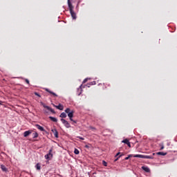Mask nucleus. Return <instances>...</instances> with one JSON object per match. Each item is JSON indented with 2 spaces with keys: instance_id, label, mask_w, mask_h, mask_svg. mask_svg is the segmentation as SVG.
<instances>
[{
  "instance_id": "nucleus-1",
  "label": "nucleus",
  "mask_w": 177,
  "mask_h": 177,
  "mask_svg": "<svg viewBox=\"0 0 177 177\" xmlns=\"http://www.w3.org/2000/svg\"><path fill=\"white\" fill-rule=\"evenodd\" d=\"M69 12L71 15L72 18L73 19V20H75V19H77V14H75V12H74V6L71 4H69Z\"/></svg>"
},
{
  "instance_id": "nucleus-2",
  "label": "nucleus",
  "mask_w": 177,
  "mask_h": 177,
  "mask_svg": "<svg viewBox=\"0 0 177 177\" xmlns=\"http://www.w3.org/2000/svg\"><path fill=\"white\" fill-rule=\"evenodd\" d=\"M136 158H147L148 160H153V156H145V155H140V154H136L133 156Z\"/></svg>"
},
{
  "instance_id": "nucleus-3",
  "label": "nucleus",
  "mask_w": 177,
  "mask_h": 177,
  "mask_svg": "<svg viewBox=\"0 0 177 177\" xmlns=\"http://www.w3.org/2000/svg\"><path fill=\"white\" fill-rule=\"evenodd\" d=\"M68 117L69 118V120L71 121H73L74 124H77V121L73 120V118L74 117V111H71V113H68Z\"/></svg>"
},
{
  "instance_id": "nucleus-4",
  "label": "nucleus",
  "mask_w": 177,
  "mask_h": 177,
  "mask_svg": "<svg viewBox=\"0 0 177 177\" xmlns=\"http://www.w3.org/2000/svg\"><path fill=\"white\" fill-rule=\"evenodd\" d=\"M61 121L62 124H64V127H66V128H71V125H70V123L67 120L62 118Z\"/></svg>"
},
{
  "instance_id": "nucleus-5",
  "label": "nucleus",
  "mask_w": 177,
  "mask_h": 177,
  "mask_svg": "<svg viewBox=\"0 0 177 177\" xmlns=\"http://www.w3.org/2000/svg\"><path fill=\"white\" fill-rule=\"evenodd\" d=\"M44 157L46 160H49V158H52L53 157V154H52V149H50L48 153L45 155Z\"/></svg>"
},
{
  "instance_id": "nucleus-6",
  "label": "nucleus",
  "mask_w": 177,
  "mask_h": 177,
  "mask_svg": "<svg viewBox=\"0 0 177 177\" xmlns=\"http://www.w3.org/2000/svg\"><path fill=\"white\" fill-rule=\"evenodd\" d=\"M43 107H44V109H47V110L55 114V110H53V109L49 107L48 106L45 105V104H43Z\"/></svg>"
},
{
  "instance_id": "nucleus-7",
  "label": "nucleus",
  "mask_w": 177,
  "mask_h": 177,
  "mask_svg": "<svg viewBox=\"0 0 177 177\" xmlns=\"http://www.w3.org/2000/svg\"><path fill=\"white\" fill-rule=\"evenodd\" d=\"M122 143H125V145H127L128 147H131V142H129V140L127 138L123 140L122 141Z\"/></svg>"
},
{
  "instance_id": "nucleus-8",
  "label": "nucleus",
  "mask_w": 177,
  "mask_h": 177,
  "mask_svg": "<svg viewBox=\"0 0 177 177\" xmlns=\"http://www.w3.org/2000/svg\"><path fill=\"white\" fill-rule=\"evenodd\" d=\"M53 106L57 109L58 110H63L64 109V107L63 106V105H62V104H59L58 106L53 104Z\"/></svg>"
},
{
  "instance_id": "nucleus-9",
  "label": "nucleus",
  "mask_w": 177,
  "mask_h": 177,
  "mask_svg": "<svg viewBox=\"0 0 177 177\" xmlns=\"http://www.w3.org/2000/svg\"><path fill=\"white\" fill-rule=\"evenodd\" d=\"M35 127L37 129H39V131H41V132H45V129H44V127H42L39 124H36Z\"/></svg>"
},
{
  "instance_id": "nucleus-10",
  "label": "nucleus",
  "mask_w": 177,
  "mask_h": 177,
  "mask_svg": "<svg viewBox=\"0 0 177 177\" xmlns=\"http://www.w3.org/2000/svg\"><path fill=\"white\" fill-rule=\"evenodd\" d=\"M120 154H121V153L120 152H118L115 156V157H118L116 159H115V162H116V161H118V160H119V158H120V157H122V156H124V154H121V155H120Z\"/></svg>"
},
{
  "instance_id": "nucleus-11",
  "label": "nucleus",
  "mask_w": 177,
  "mask_h": 177,
  "mask_svg": "<svg viewBox=\"0 0 177 177\" xmlns=\"http://www.w3.org/2000/svg\"><path fill=\"white\" fill-rule=\"evenodd\" d=\"M45 91L46 92H48V93H50V95H53L54 96L57 97V94L55 93L53 91H50V90H49V88H45Z\"/></svg>"
},
{
  "instance_id": "nucleus-12",
  "label": "nucleus",
  "mask_w": 177,
  "mask_h": 177,
  "mask_svg": "<svg viewBox=\"0 0 177 177\" xmlns=\"http://www.w3.org/2000/svg\"><path fill=\"white\" fill-rule=\"evenodd\" d=\"M1 169L3 171V172H8V168H6V167L3 165H1Z\"/></svg>"
},
{
  "instance_id": "nucleus-13",
  "label": "nucleus",
  "mask_w": 177,
  "mask_h": 177,
  "mask_svg": "<svg viewBox=\"0 0 177 177\" xmlns=\"http://www.w3.org/2000/svg\"><path fill=\"white\" fill-rule=\"evenodd\" d=\"M142 169H143V171L145 172H150V169L148 167L142 166Z\"/></svg>"
},
{
  "instance_id": "nucleus-14",
  "label": "nucleus",
  "mask_w": 177,
  "mask_h": 177,
  "mask_svg": "<svg viewBox=\"0 0 177 177\" xmlns=\"http://www.w3.org/2000/svg\"><path fill=\"white\" fill-rule=\"evenodd\" d=\"M31 133V131H26L24 133V138H27L30 134Z\"/></svg>"
},
{
  "instance_id": "nucleus-15",
  "label": "nucleus",
  "mask_w": 177,
  "mask_h": 177,
  "mask_svg": "<svg viewBox=\"0 0 177 177\" xmlns=\"http://www.w3.org/2000/svg\"><path fill=\"white\" fill-rule=\"evenodd\" d=\"M49 119H50L51 121H53V122H57V118H53V117H52V116H50V117H49Z\"/></svg>"
},
{
  "instance_id": "nucleus-16",
  "label": "nucleus",
  "mask_w": 177,
  "mask_h": 177,
  "mask_svg": "<svg viewBox=\"0 0 177 177\" xmlns=\"http://www.w3.org/2000/svg\"><path fill=\"white\" fill-rule=\"evenodd\" d=\"M59 117H60L61 118H66V117H67V114H66V113H64V112H62V113L60 114Z\"/></svg>"
},
{
  "instance_id": "nucleus-17",
  "label": "nucleus",
  "mask_w": 177,
  "mask_h": 177,
  "mask_svg": "<svg viewBox=\"0 0 177 177\" xmlns=\"http://www.w3.org/2000/svg\"><path fill=\"white\" fill-rule=\"evenodd\" d=\"M35 168L37 169V171H40L41 170V164L37 163L35 166Z\"/></svg>"
},
{
  "instance_id": "nucleus-18",
  "label": "nucleus",
  "mask_w": 177,
  "mask_h": 177,
  "mask_svg": "<svg viewBox=\"0 0 177 177\" xmlns=\"http://www.w3.org/2000/svg\"><path fill=\"white\" fill-rule=\"evenodd\" d=\"M156 154L158 156H167V153H164V152H158L156 153Z\"/></svg>"
},
{
  "instance_id": "nucleus-19",
  "label": "nucleus",
  "mask_w": 177,
  "mask_h": 177,
  "mask_svg": "<svg viewBox=\"0 0 177 177\" xmlns=\"http://www.w3.org/2000/svg\"><path fill=\"white\" fill-rule=\"evenodd\" d=\"M33 139H35L38 137V133L35 132L32 133Z\"/></svg>"
},
{
  "instance_id": "nucleus-20",
  "label": "nucleus",
  "mask_w": 177,
  "mask_h": 177,
  "mask_svg": "<svg viewBox=\"0 0 177 177\" xmlns=\"http://www.w3.org/2000/svg\"><path fill=\"white\" fill-rule=\"evenodd\" d=\"M65 113H66V114H69V113H71V110L69 108H67L65 110Z\"/></svg>"
},
{
  "instance_id": "nucleus-21",
  "label": "nucleus",
  "mask_w": 177,
  "mask_h": 177,
  "mask_svg": "<svg viewBox=\"0 0 177 177\" xmlns=\"http://www.w3.org/2000/svg\"><path fill=\"white\" fill-rule=\"evenodd\" d=\"M73 0H68V6L70 8V5H73L72 2Z\"/></svg>"
},
{
  "instance_id": "nucleus-22",
  "label": "nucleus",
  "mask_w": 177,
  "mask_h": 177,
  "mask_svg": "<svg viewBox=\"0 0 177 177\" xmlns=\"http://www.w3.org/2000/svg\"><path fill=\"white\" fill-rule=\"evenodd\" d=\"M54 136L55 138H59V132L57 131L54 133Z\"/></svg>"
},
{
  "instance_id": "nucleus-23",
  "label": "nucleus",
  "mask_w": 177,
  "mask_h": 177,
  "mask_svg": "<svg viewBox=\"0 0 177 177\" xmlns=\"http://www.w3.org/2000/svg\"><path fill=\"white\" fill-rule=\"evenodd\" d=\"M133 156H135V155L130 154L128 156V157H126L124 158V160H129V158H131V157H133Z\"/></svg>"
},
{
  "instance_id": "nucleus-24",
  "label": "nucleus",
  "mask_w": 177,
  "mask_h": 177,
  "mask_svg": "<svg viewBox=\"0 0 177 177\" xmlns=\"http://www.w3.org/2000/svg\"><path fill=\"white\" fill-rule=\"evenodd\" d=\"M74 153L75 154H80V151L77 149H75Z\"/></svg>"
},
{
  "instance_id": "nucleus-25",
  "label": "nucleus",
  "mask_w": 177,
  "mask_h": 177,
  "mask_svg": "<svg viewBox=\"0 0 177 177\" xmlns=\"http://www.w3.org/2000/svg\"><path fill=\"white\" fill-rule=\"evenodd\" d=\"M102 165H104V167H107V162L104 160L102 161Z\"/></svg>"
},
{
  "instance_id": "nucleus-26",
  "label": "nucleus",
  "mask_w": 177,
  "mask_h": 177,
  "mask_svg": "<svg viewBox=\"0 0 177 177\" xmlns=\"http://www.w3.org/2000/svg\"><path fill=\"white\" fill-rule=\"evenodd\" d=\"M25 82H26L28 85H30V81L28 79H25Z\"/></svg>"
},
{
  "instance_id": "nucleus-27",
  "label": "nucleus",
  "mask_w": 177,
  "mask_h": 177,
  "mask_svg": "<svg viewBox=\"0 0 177 177\" xmlns=\"http://www.w3.org/2000/svg\"><path fill=\"white\" fill-rule=\"evenodd\" d=\"M78 139H80L81 140H85V138L81 137V136H77V137Z\"/></svg>"
},
{
  "instance_id": "nucleus-28",
  "label": "nucleus",
  "mask_w": 177,
  "mask_h": 177,
  "mask_svg": "<svg viewBox=\"0 0 177 177\" xmlns=\"http://www.w3.org/2000/svg\"><path fill=\"white\" fill-rule=\"evenodd\" d=\"M86 82H88V78L84 80L83 84H85Z\"/></svg>"
},
{
  "instance_id": "nucleus-29",
  "label": "nucleus",
  "mask_w": 177,
  "mask_h": 177,
  "mask_svg": "<svg viewBox=\"0 0 177 177\" xmlns=\"http://www.w3.org/2000/svg\"><path fill=\"white\" fill-rule=\"evenodd\" d=\"M55 131H57V130L56 129L51 130V132H53V133H55Z\"/></svg>"
},
{
  "instance_id": "nucleus-30",
  "label": "nucleus",
  "mask_w": 177,
  "mask_h": 177,
  "mask_svg": "<svg viewBox=\"0 0 177 177\" xmlns=\"http://www.w3.org/2000/svg\"><path fill=\"white\" fill-rule=\"evenodd\" d=\"M90 85H96V82H93L90 84Z\"/></svg>"
},
{
  "instance_id": "nucleus-31",
  "label": "nucleus",
  "mask_w": 177,
  "mask_h": 177,
  "mask_svg": "<svg viewBox=\"0 0 177 177\" xmlns=\"http://www.w3.org/2000/svg\"><path fill=\"white\" fill-rule=\"evenodd\" d=\"M35 95L36 96H39V97H41V95H39L38 93H35Z\"/></svg>"
},
{
  "instance_id": "nucleus-32",
  "label": "nucleus",
  "mask_w": 177,
  "mask_h": 177,
  "mask_svg": "<svg viewBox=\"0 0 177 177\" xmlns=\"http://www.w3.org/2000/svg\"><path fill=\"white\" fill-rule=\"evenodd\" d=\"M160 150H164V145H162V147H160Z\"/></svg>"
},
{
  "instance_id": "nucleus-33",
  "label": "nucleus",
  "mask_w": 177,
  "mask_h": 177,
  "mask_svg": "<svg viewBox=\"0 0 177 177\" xmlns=\"http://www.w3.org/2000/svg\"><path fill=\"white\" fill-rule=\"evenodd\" d=\"M85 147H86V149H89V146H88V145H85Z\"/></svg>"
},
{
  "instance_id": "nucleus-34",
  "label": "nucleus",
  "mask_w": 177,
  "mask_h": 177,
  "mask_svg": "<svg viewBox=\"0 0 177 177\" xmlns=\"http://www.w3.org/2000/svg\"><path fill=\"white\" fill-rule=\"evenodd\" d=\"M91 129H93V131H95V129H96L95 127H91Z\"/></svg>"
},
{
  "instance_id": "nucleus-35",
  "label": "nucleus",
  "mask_w": 177,
  "mask_h": 177,
  "mask_svg": "<svg viewBox=\"0 0 177 177\" xmlns=\"http://www.w3.org/2000/svg\"><path fill=\"white\" fill-rule=\"evenodd\" d=\"M171 161H175V159L173 158V159L171 160Z\"/></svg>"
},
{
  "instance_id": "nucleus-36",
  "label": "nucleus",
  "mask_w": 177,
  "mask_h": 177,
  "mask_svg": "<svg viewBox=\"0 0 177 177\" xmlns=\"http://www.w3.org/2000/svg\"><path fill=\"white\" fill-rule=\"evenodd\" d=\"M80 88H82V85L80 86Z\"/></svg>"
},
{
  "instance_id": "nucleus-37",
  "label": "nucleus",
  "mask_w": 177,
  "mask_h": 177,
  "mask_svg": "<svg viewBox=\"0 0 177 177\" xmlns=\"http://www.w3.org/2000/svg\"><path fill=\"white\" fill-rule=\"evenodd\" d=\"M154 154H156V153H153V156H154Z\"/></svg>"
}]
</instances>
